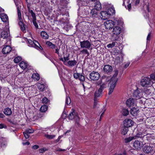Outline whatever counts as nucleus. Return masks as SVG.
<instances>
[{
	"label": "nucleus",
	"instance_id": "obj_1",
	"mask_svg": "<svg viewBox=\"0 0 155 155\" xmlns=\"http://www.w3.org/2000/svg\"><path fill=\"white\" fill-rule=\"evenodd\" d=\"M152 82L149 78L144 77L140 82L141 85L143 87H150L152 85Z\"/></svg>",
	"mask_w": 155,
	"mask_h": 155
},
{
	"label": "nucleus",
	"instance_id": "obj_2",
	"mask_svg": "<svg viewBox=\"0 0 155 155\" xmlns=\"http://www.w3.org/2000/svg\"><path fill=\"white\" fill-rule=\"evenodd\" d=\"M68 118L70 120H74L76 121H78L79 120V118L78 116V113L73 109L71 110V111L69 114L68 116Z\"/></svg>",
	"mask_w": 155,
	"mask_h": 155
},
{
	"label": "nucleus",
	"instance_id": "obj_3",
	"mask_svg": "<svg viewBox=\"0 0 155 155\" xmlns=\"http://www.w3.org/2000/svg\"><path fill=\"white\" fill-rule=\"evenodd\" d=\"M80 44L82 48L89 49L91 47V42L87 40L80 41Z\"/></svg>",
	"mask_w": 155,
	"mask_h": 155
},
{
	"label": "nucleus",
	"instance_id": "obj_4",
	"mask_svg": "<svg viewBox=\"0 0 155 155\" xmlns=\"http://www.w3.org/2000/svg\"><path fill=\"white\" fill-rule=\"evenodd\" d=\"M100 74L97 72L93 71L90 74V78L92 80L96 81L98 80L100 77Z\"/></svg>",
	"mask_w": 155,
	"mask_h": 155
},
{
	"label": "nucleus",
	"instance_id": "obj_5",
	"mask_svg": "<svg viewBox=\"0 0 155 155\" xmlns=\"http://www.w3.org/2000/svg\"><path fill=\"white\" fill-rule=\"evenodd\" d=\"M143 142L139 141L137 140L135 141L133 143V147L135 149L137 150H140L141 148L144 146Z\"/></svg>",
	"mask_w": 155,
	"mask_h": 155
},
{
	"label": "nucleus",
	"instance_id": "obj_6",
	"mask_svg": "<svg viewBox=\"0 0 155 155\" xmlns=\"http://www.w3.org/2000/svg\"><path fill=\"white\" fill-rule=\"evenodd\" d=\"M104 24L106 29H111L114 25V22L111 20H108L104 23Z\"/></svg>",
	"mask_w": 155,
	"mask_h": 155
},
{
	"label": "nucleus",
	"instance_id": "obj_7",
	"mask_svg": "<svg viewBox=\"0 0 155 155\" xmlns=\"http://www.w3.org/2000/svg\"><path fill=\"white\" fill-rule=\"evenodd\" d=\"M18 18L20 21L18 22V25L21 27V29L22 31H24L25 30V28L24 27L23 22L22 21V18L21 17V14L20 9L18 8Z\"/></svg>",
	"mask_w": 155,
	"mask_h": 155
},
{
	"label": "nucleus",
	"instance_id": "obj_8",
	"mask_svg": "<svg viewBox=\"0 0 155 155\" xmlns=\"http://www.w3.org/2000/svg\"><path fill=\"white\" fill-rule=\"evenodd\" d=\"M29 45H28L30 47H33L38 49L39 48L38 45H40L39 43L36 40L32 41L29 40L28 41Z\"/></svg>",
	"mask_w": 155,
	"mask_h": 155
},
{
	"label": "nucleus",
	"instance_id": "obj_9",
	"mask_svg": "<svg viewBox=\"0 0 155 155\" xmlns=\"http://www.w3.org/2000/svg\"><path fill=\"white\" fill-rule=\"evenodd\" d=\"M112 70V67L109 64L105 65L103 68L104 71L108 74H110Z\"/></svg>",
	"mask_w": 155,
	"mask_h": 155
},
{
	"label": "nucleus",
	"instance_id": "obj_10",
	"mask_svg": "<svg viewBox=\"0 0 155 155\" xmlns=\"http://www.w3.org/2000/svg\"><path fill=\"white\" fill-rule=\"evenodd\" d=\"M133 123V122L131 120L129 119H126L124 121V126L128 128L132 126Z\"/></svg>",
	"mask_w": 155,
	"mask_h": 155
},
{
	"label": "nucleus",
	"instance_id": "obj_11",
	"mask_svg": "<svg viewBox=\"0 0 155 155\" xmlns=\"http://www.w3.org/2000/svg\"><path fill=\"white\" fill-rule=\"evenodd\" d=\"M142 95L140 91L138 89L135 90L134 92L133 97L136 99H139L141 98Z\"/></svg>",
	"mask_w": 155,
	"mask_h": 155
},
{
	"label": "nucleus",
	"instance_id": "obj_12",
	"mask_svg": "<svg viewBox=\"0 0 155 155\" xmlns=\"http://www.w3.org/2000/svg\"><path fill=\"white\" fill-rule=\"evenodd\" d=\"M74 77L76 79H78L79 80L82 81H83L85 80V78L84 75L81 74L79 73H74L73 74Z\"/></svg>",
	"mask_w": 155,
	"mask_h": 155
},
{
	"label": "nucleus",
	"instance_id": "obj_13",
	"mask_svg": "<svg viewBox=\"0 0 155 155\" xmlns=\"http://www.w3.org/2000/svg\"><path fill=\"white\" fill-rule=\"evenodd\" d=\"M100 14V17L104 20L107 19L110 17L107 11H101Z\"/></svg>",
	"mask_w": 155,
	"mask_h": 155
},
{
	"label": "nucleus",
	"instance_id": "obj_14",
	"mask_svg": "<svg viewBox=\"0 0 155 155\" xmlns=\"http://www.w3.org/2000/svg\"><path fill=\"white\" fill-rule=\"evenodd\" d=\"M135 100L133 98H129L127 100L126 102V104L128 107H133L135 104Z\"/></svg>",
	"mask_w": 155,
	"mask_h": 155
},
{
	"label": "nucleus",
	"instance_id": "obj_15",
	"mask_svg": "<svg viewBox=\"0 0 155 155\" xmlns=\"http://www.w3.org/2000/svg\"><path fill=\"white\" fill-rule=\"evenodd\" d=\"M92 2H95L94 8L97 10H100L101 8V3L98 0H91Z\"/></svg>",
	"mask_w": 155,
	"mask_h": 155
},
{
	"label": "nucleus",
	"instance_id": "obj_16",
	"mask_svg": "<svg viewBox=\"0 0 155 155\" xmlns=\"http://www.w3.org/2000/svg\"><path fill=\"white\" fill-rule=\"evenodd\" d=\"M117 81L118 79L117 78H116L114 82H113L111 84L109 89V92H108L109 95L110 94L113 92L114 89L116 85Z\"/></svg>",
	"mask_w": 155,
	"mask_h": 155
},
{
	"label": "nucleus",
	"instance_id": "obj_17",
	"mask_svg": "<svg viewBox=\"0 0 155 155\" xmlns=\"http://www.w3.org/2000/svg\"><path fill=\"white\" fill-rule=\"evenodd\" d=\"M12 50V48L9 45H6L3 48L2 52L3 54H7L9 53Z\"/></svg>",
	"mask_w": 155,
	"mask_h": 155
},
{
	"label": "nucleus",
	"instance_id": "obj_18",
	"mask_svg": "<svg viewBox=\"0 0 155 155\" xmlns=\"http://www.w3.org/2000/svg\"><path fill=\"white\" fill-rule=\"evenodd\" d=\"M77 62V61L75 60H69L67 62V63L65 65L69 67H72L76 65Z\"/></svg>",
	"mask_w": 155,
	"mask_h": 155
},
{
	"label": "nucleus",
	"instance_id": "obj_19",
	"mask_svg": "<svg viewBox=\"0 0 155 155\" xmlns=\"http://www.w3.org/2000/svg\"><path fill=\"white\" fill-rule=\"evenodd\" d=\"M97 11L94 9H93L91 10V16L94 19L98 18V15Z\"/></svg>",
	"mask_w": 155,
	"mask_h": 155
},
{
	"label": "nucleus",
	"instance_id": "obj_20",
	"mask_svg": "<svg viewBox=\"0 0 155 155\" xmlns=\"http://www.w3.org/2000/svg\"><path fill=\"white\" fill-rule=\"evenodd\" d=\"M153 150V147L150 146H145L143 149V151L146 153H149Z\"/></svg>",
	"mask_w": 155,
	"mask_h": 155
},
{
	"label": "nucleus",
	"instance_id": "obj_21",
	"mask_svg": "<svg viewBox=\"0 0 155 155\" xmlns=\"http://www.w3.org/2000/svg\"><path fill=\"white\" fill-rule=\"evenodd\" d=\"M121 32V28L118 26H116L114 27L112 31L113 33L116 35H119Z\"/></svg>",
	"mask_w": 155,
	"mask_h": 155
},
{
	"label": "nucleus",
	"instance_id": "obj_22",
	"mask_svg": "<svg viewBox=\"0 0 155 155\" xmlns=\"http://www.w3.org/2000/svg\"><path fill=\"white\" fill-rule=\"evenodd\" d=\"M139 112V109L135 107L133 108L130 110V114L134 116H137Z\"/></svg>",
	"mask_w": 155,
	"mask_h": 155
},
{
	"label": "nucleus",
	"instance_id": "obj_23",
	"mask_svg": "<svg viewBox=\"0 0 155 155\" xmlns=\"http://www.w3.org/2000/svg\"><path fill=\"white\" fill-rule=\"evenodd\" d=\"M107 12L110 16L111 15H113L115 13V10L113 6H111L109 8Z\"/></svg>",
	"mask_w": 155,
	"mask_h": 155
},
{
	"label": "nucleus",
	"instance_id": "obj_24",
	"mask_svg": "<svg viewBox=\"0 0 155 155\" xmlns=\"http://www.w3.org/2000/svg\"><path fill=\"white\" fill-rule=\"evenodd\" d=\"M37 86L38 89L41 91H43L47 88V87L43 84H41L39 83L38 84Z\"/></svg>",
	"mask_w": 155,
	"mask_h": 155
},
{
	"label": "nucleus",
	"instance_id": "obj_25",
	"mask_svg": "<svg viewBox=\"0 0 155 155\" xmlns=\"http://www.w3.org/2000/svg\"><path fill=\"white\" fill-rule=\"evenodd\" d=\"M40 35L41 37L44 39H47L49 38L48 35L46 32L44 31H41Z\"/></svg>",
	"mask_w": 155,
	"mask_h": 155
},
{
	"label": "nucleus",
	"instance_id": "obj_26",
	"mask_svg": "<svg viewBox=\"0 0 155 155\" xmlns=\"http://www.w3.org/2000/svg\"><path fill=\"white\" fill-rule=\"evenodd\" d=\"M120 43L117 42L113 41L112 43L107 45V47L108 48H112L114 46H117Z\"/></svg>",
	"mask_w": 155,
	"mask_h": 155
},
{
	"label": "nucleus",
	"instance_id": "obj_27",
	"mask_svg": "<svg viewBox=\"0 0 155 155\" xmlns=\"http://www.w3.org/2000/svg\"><path fill=\"white\" fill-rule=\"evenodd\" d=\"M0 18L4 22H6L8 20V17L6 14H2L0 15Z\"/></svg>",
	"mask_w": 155,
	"mask_h": 155
},
{
	"label": "nucleus",
	"instance_id": "obj_28",
	"mask_svg": "<svg viewBox=\"0 0 155 155\" xmlns=\"http://www.w3.org/2000/svg\"><path fill=\"white\" fill-rule=\"evenodd\" d=\"M8 36V33L7 31H3L1 34V37L3 39L7 38Z\"/></svg>",
	"mask_w": 155,
	"mask_h": 155
},
{
	"label": "nucleus",
	"instance_id": "obj_29",
	"mask_svg": "<svg viewBox=\"0 0 155 155\" xmlns=\"http://www.w3.org/2000/svg\"><path fill=\"white\" fill-rule=\"evenodd\" d=\"M4 113L6 115H10L12 114V111L10 108L7 107L5 109Z\"/></svg>",
	"mask_w": 155,
	"mask_h": 155
},
{
	"label": "nucleus",
	"instance_id": "obj_30",
	"mask_svg": "<svg viewBox=\"0 0 155 155\" xmlns=\"http://www.w3.org/2000/svg\"><path fill=\"white\" fill-rule=\"evenodd\" d=\"M20 67L23 69H25L27 67V64L24 61H21L19 64Z\"/></svg>",
	"mask_w": 155,
	"mask_h": 155
},
{
	"label": "nucleus",
	"instance_id": "obj_31",
	"mask_svg": "<svg viewBox=\"0 0 155 155\" xmlns=\"http://www.w3.org/2000/svg\"><path fill=\"white\" fill-rule=\"evenodd\" d=\"M46 44L50 48L54 49L55 48V45L49 41H47L46 42Z\"/></svg>",
	"mask_w": 155,
	"mask_h": 155
},
{
	"label": "nucleus",
	"instance_id": "obj_32",
	"mask_svg": "<svg viewBox=\"0 0 155 155\" xmlns=\"http://www.w3.org/2000/svg\"><path fill=\"white\" fill-rule=\"evenodd\" d=\"M48 107L46 105L42 106L41 107L40 110L41 112H45L48 109Z\"/></svg>",
	"mask_w": 155,
	"mask_h": 155
},
{
	"label": "nucleus",
	"instance_id": "obj_33",
	"mask_svg": "<svg viewBox=\"0 0 155 155\" xmlns=\"http://www.w3.org/2000/svg\"><path fill=\"white\" fill-rule=\"evenodd\" d=\"M32 78L36 80L37 81H38L40 79V77L39 74L37 73L33 74L32 76Z\"/></svg>",
	"mask_w": 155,
	"mask_h": 155
},
{
	"label": "nucleus",
	"instance_id": "obj_34",
	"mask_svg": "<svg viewBox=\"0 0 155 155\" xmlns=\"http://www.w3.org/2000/svg\"><path fill=\"white\" fill-rule=\"evenodd\" d=\"M102 92L101 91L100 89H98L97 91L95 92L94 96L97 97H100L102 94Z\"/></svg>",
	"mask_w": 155,
	"mask_h": 155
},
{
	"label": "nucleus",
	"instance_id": "obj_35",
	"mask_svg": "<svg viewBox=\"0 0 155 155\" xmlns=\"http://www.w3.org/2000/svg\"><path fill=\"white\" fill-rule=\"evenodd\" d=\"M128 131V128L124 126L122 129V134L124 135H125L127 134Z\"/></svg>",
	"mask_w": 155,
	"mask_h": 155
},
{
	"label": "nucleus",
	"instance_id": "obj_36",
	"mask_svg": "<svg viewBox=\"0 0 155 155\" xmlns=\"http://www.w3.org/2000/svg\"><path fill=\"white\" fill-rule=\"evenodd\" d=\"M122 114L123 115L126 116L129 114V111L127 109L124 108L122 110Z\"/></svg>",
	"mask_w": 155,
	"mask_h": 155
},
{
	"label": "nucleus",
	"instance_id": "obj_37",
	"mask_svg": "<svg viewBox=\"0 0 155 155\" xmlns=\"http://www.w3.org/2000/svg\"><path fill=\"white\" fill-rule=\"evenodd\" d=\"M118 73V72L117 70H115L114 71V74L112 76V78H111L112 80L113 79L114 80V82L115 79L117 78H115L117 76ZM117 79H118V78H117Z\"/></svg>",
	"mask_w": 155,
	"mask_h": 155
},
{
	"label": "nucleus",
	"instance_id": "obj_38",
	"mask_svg": "<svg viewBox=\"0 0 155 155\" xmlns=\"http://www.w3.org/2000/svg\"><path fill=\"white\" fill-rule=\"evenodd\" d=\"M140 0H134L132 2L133 6H137L140 3Z\"/></svg>",
	"mask_w": 155,
	"mask_h": 155
},
{
	"label": "nucleus",
	"instance_id": "obj_39",
	"mask_svg": "<svg viewBox=\"0 0 155 155\" xmlns=\"http://www.w3.org/2000/svg\"><path fill=\"white\" fill-rule=\"evenodd\" d=\"M71 103L70 98L67 96L65 100V104L69 105Z\"/></svg>",
	"mask_w": 155,
	"mask_h": 155
},
{
	"label": "nucleus",
	"instance_id": "obj_40",
	"mask_svg": "<svg viewBox=\"0 0 155 155\" xmlns=\"http://www.w3.org/2000/svg\"><path fill=\"white\" fill-rule=\"evenodd\" d=\"M21 60V58L20 56H18L16 57L14 60V62L18 63Z\"/></svg>",
	"mask_w": 155,
	"mask_h": 155
},
{
	"label": "nucleus",
	"instance_id": "obj_41",
	"mask_svg": "<svg viewBox=\"0 0 155 155\" xmlns=\"http://www.w3.org/2000/svg\"><path fill=\"white\" fill-rule=\"evenodd\" d=\"M45 136L47 138L49 139H53L55 136V135H49L48 134H45Z\"/></svg>",
	"mask_w": 155,
	"mask_h": 155
},
{
	"label": "nucleus",
	"instance_id": "obj_42",
	"mask_svg": "<svg viewBox=\"0 0 155 155\" xmlns=\"http://www.w3.org/2000/svg\"><path fill=\"white\" fill-rule=\"evenodd\" d=\"M133 138L134 137H129L126 138L124 139L125 142L126 143L129 142L132 140H133Z\"/></svg>",
	"mask_w": 155,
	"mask_h": 155
},
{
	"label": "nucleus",
	"instance_id": "obj_43",
	"mask_svg": "<svg viewBox=\"0 0 155 155\" xmlns=\"http://www.w3.org/2000/svg\"><path fill=\"white\" fill-rule=\"evenodd\" d=\"M64 61H63V63L64 65H66L68 61L69 60V55L67 57H64Z\"/></svg>",
	"mask_w": 155,
	"mask_h": 155
},
{
	"label": "nucleus",
	"instance_id": "obj_44",
	"mask_svg": "<svg viewBox=\"0 0 155 155\" xmlns=\"http://www.w3.org/2000/svg\"><path fill=\"white\" fill-rule=\"evenodd\" d=\"M106 87V84L104 83H103L100 85V87L98 89H100L101 91L102 92L103 90Z\"/></svg>",
	"mask_w": 155,
	"mask_h": 155
},
{
	"label": "nucleus",
	"instance_id": "obj_45",
	"mask_svg": "<svg viewBox=\"0 0 155 155\" xmlns=\"http://www.w3.org/2000/svg\"><path fill=\"white\" fill-rule=\"evenodd\" d=\"M81 53L83 54H87V56H89V53L87 50L86 49H83L81 51Z\"/></svg>",
	"mask_w": 155,
	"mask_h": 155
},
{
	"label": "nucleus",
	"instance_id": "obj_46",
	"mask_svg": "<svg viewBox=\"0 0 155 155\" xmlns=\"http://www.w3.org/2000/svg\"><path fill=\"white\" fill-rule=\"evenodd\" d=\"M30 13L31 14V15L32 17V20H36V16L35 13L32 10L30 11Z\"/></svg>",
	"mask_w": 155,
	"mask_h": 155
},
{
	"label": "nucleus",
	"instance_id": "obj_47",
	"mask_svg": "<svg viewBox=\"0 0 155 155\" xmlns=\"http://www.w3.org/2000/svg\"><path fill=\"white\" fill-rule=\"evenodd\" d=\"M42 102L44 104H46L48 102V99L47 97H44L42 99Z\"/></svg>",
	"mask_w": 155,
	"mask_h": 155
},
{
	"label": "nucleus",
	"instance_id": "obj_48",
	"mask_svg": "<svg viewBox=\"0 0 155 155\" xmlns=\"http://www.w3.org/2000/svg\"><path fill=\"white\" fill-rule=\"evenodd\" d=\"M36 20H32V22L36 28H38V26L36 22Z\"/></svg>",
	"mask_w": 155,
	"mask_h": 155
},
{
	"label": "nucleus",
	"instance_id": "obj_49",
	"mask_svg": "<svg viewBox=\"0 0 155 155\" xmlns=\"http://www.w3.org/2000/svg\"><path fill=\"white\" fill-rule=\"evenodd\" d=\"M151 37V33H150L148 35L147 37V42H149Z\"/></svg>",
	"mask_w": 155,
	"mask_h": 155
},
{
	"label": "nucleus",
	"instance_id": "obj_50",
	"mask_svg": "<svg viewBox=\"0 0 155 155\" xmlns=\"http://www.w3.org/2000/svg\"><path fill=\"white\" fill-rule=\"evenodd\" d=\"M25 132L28 134H30L33 133V130L30 129H28L25 130Z\"/></svg>",
	"mask_w": 155,
	"mask_h": 155
},
{
	"label": "nucleus",
	"instance_id": "obj_51",
	"mask_svg": "<svg viewBox=\"0 0 155 155\" xmlns=\"http://www.w3.org/2000/svg\"><path fill=\"white\" fill-rule=\"evenodd\" d=\"M142 133H139L138 134H137L135 137L137 138H139L142 137Z\"/></svg>",
	"mask_w": 155,
	"mask_h": 155
},
{
	"label": "nucleus",
	"instance_id": "obj_52",
	"mask_svg": "<svg viewBox=\"0 0 155 155\" xmlns=\"http://www.w3.org/2000/svg\"><path fill=\"white\" fill-rule=\"evenodd\" d=\"M23 134L24 135V136L26 139H27L29 137V135H28V134L26 132H24Z\"/></svg>",
	"mask_w": 155,
	"mask_h": 155
},
{
	"label": "nucleus",
	"instance_id": "obj_53",
	"mask_svg": "<svg viewBox=\"0 0 155 155\" xmlns=\"http://www.w3.org/2000/svg\"><path fill=\"white\" fill-rule=\"evenodd\" d=\"M131 4L130 3L127 6V9L130 11L131 9Z\"/></svg>",
	"mask_w": 155,
	"mask_h": 155
},
{
	"label": "nucleus",
	"instance_id": "obj_54",
	"mask_svg": "<svg viewBox=\"0 0 155 155\" xmlns=\"http://www.w3.org/2000/svg\"><path fill=\"white\" fill-rule=\"evenodd\" d=\"M119 37L118 36H116L114 39L113 41L117 42L116 41H119Z\"/></svg>",
	"mask_w": 155,
	"mask_h": 155
},
{
	"label": "nucleus",
	"instance_id": "obj_55",
	"mask_svg": "<svg viewBox=\"0 0 155 155\" xmlns=\"http://www.w3.org/2000/svg\"><path fill=\"white\" fill-rule=\"evenodd\" d=\"M150 77L151 79L155 81V74H151Z\"/></svg>",
	"mask_w": 155,
	"mask_h": 155
},
{
	"label": "nucleus",
	"instance_id": "obj_56",
	"mask_svg": "<svg viewBox=\"0 0 155 155\" xmlns=\"http://www.w3.org/2000/svg\"><path fill=\"white\" fill-rule=\"evenodd\" d=\"M6 127V126L4 124H0V128L2 129L3 128H5Z\"/></svg>",
	"mask_w": 155,
	"mask_h": 155
},
{
	"label": "nucleus",
	"instance_id": "obj_57",
	"mask_svg": "<svg viewBox=\"0 0 155 155\" xmlns=\"http://www.w3.org/2000/svg\"><path fill=\"white\" fill-rule=\"evenodd\" d=\"M55 53L56 54H59V48H58V47H56V48H55Z\"/></svg>",
	"mask_w": 155,
	"mask_h": 155
},
{
	"label": "nucleus",
	"instance_id": "obj_58",
	"mask_svg": "<svg viewBox=\"0 0 155 155\" xmlns=\"http://www.w3.org/2000/svg\"><path fill=\"white\" fill-rule=\"evenodd\" d=\"M130 64V62H128L127 64H126L124 66V68H127L129 66V64Z\"/></svg>",
	"mask_w": 155,
	"mask_h": 155
},
{
	"label": "nucleus",
	"instance_id": "obj_59",
	"mask_svg": "<svg viewBox=\"0 0 155 155\" xmlns=\"http://www.w3.org/2000/svg\"><path fill=\"white\" fill-rule=\"evenodd\" d=\"M106 110V109H105V108H104V109L103 110V112L102 113V114H101V115L100 117V119H101V118L102 117L103 115Z\"/></svg>",
	"mask_w": 155,
	"mask_h": 155
},
{
	"label": "nucleus",
	"instance_id": "obj_60",
	"mask_svg": "<svg viewBox=\"0 0 155 155\" xmlns=\"http://www.w3.org/2000/svg\"><path fill=\"white\" fill-rule=\"evenodd\" d=\"M45 150H45L44 149L42 148V149H39V152L40 153H42L44 152H45Z\"/></svg>",
	"mask_w": 155,
	"mask_h": 155
},
{
	"label": "nucleus",
	"instance_id": "obj_61",
	"mask_svg": "<svg viewBox=\"0 0 155 155\" xmlns=\"http://www.w3.org/2000/svg\"><path fill=\"white\" fill-rule=\"evenodd\" d=\"M61 10L60 9L58 11V12H59V13H58V14H59V15H64V14H63L62 13V12H61Z\"/></svg>",
	"mask_w": 155,
	"mask_h": 155
},
{
	"label": "nucleus",
	"instance_id": "obj_62",
	"mask_svg": "<svg viewBox=\"0 0 155 155\" xmlns=\"http://www.w3.org/2000/svg\"><path fill=\"white\" fill-rule=\"evenodd\" d=\"M39 147L37 145H35L33 146L32 148L34 149H36L38 148Z\"/></svg>",
	"mask_w": 155,
	"mask_h": 155
},
{
	"label": "nucleus",
	"instance_id": "obj_63",
	"mask_svg": "<svg viewBox=\"0 0 155 155\" xmlns=\"http://www.w3.org/2000/svg\"><path fill=\"white\" fill-rule=\"evenodd\" d=\"M4 117L5 115L3 114L0 113V118H3Z\"/></svg>",
	"mask_w": 155,
	"mask_h": 155
},
{
	"label": "nucleus",
	"instance_id": "obj_64",
	"mask_svg": "<svg viewBox=\"0 0 155 155\" xmlns=\"http://www.w3.org/2000/svg\"><path fill=\"white\" fill-rule=\"evenodd\" d=\"M30 144V143L29 142H27L25 143H23V144L24 145H29Z\"/></svg>",
	"mask_w": 155,
	"mask_h": 155
}]
</instances>
